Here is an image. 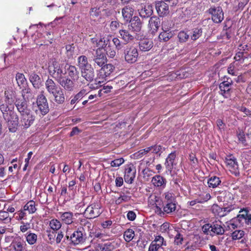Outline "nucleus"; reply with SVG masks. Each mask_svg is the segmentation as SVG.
Masks as SVG:
<instances>
[{"label":"nucleus","instance_id":"1","mask_svg":"<svg viewBox=\"0 0 251 251\" xmlns=\"http://www.w3.org/2000/svg\"><path fill=\"white\" fill-rule=\"evenodd\" d=\"M67 66L68 64L63 61H54L49 66L50 74L57 81L65 75Z\"/></svg>","mask_w":251,"mask_h":251},{"label":"nucleus","instance_id":"2","mask_svg":"<svg viewBox=\"0 0 251 251\" xmlns=\"http://www.w3.org/2000/svg\"><path fill=\"white\" fill-rule=\"evenodd\" d=\"M66 238L70 241L71 245L77 246L82 245L85 242L87 235L83 228L82 226H79L70 236L67 235Z\"/></svg>","mask_w":251,"mask_h":251},{"label":"nucleus","instance_id":"3","mask_svg":"<svg viewBox=\"0 0 251 251\" xmlns=\"http://www.w3.org/2000/svg\"><path fill=\"white\" fill-rule=\"evenodd\" d=\"M36 103L38 108L35 110L37 114L44 116L49 112V103L44 94V91H42L41 94L37 96Z\"/></svg>","mask_w":251,"mask_h":251},{"label":"nucleus","instance_id":"4","mask_svg":"<svg viewBox=\"0 0 251 251\" xmlns=\"http://www.w3.org/2000/svg\"><path fill=\"white\" fill-rule=\"evenodd\" d=\"M124 54L126 61L129 64L136 62L139 57L138 50L133 45H127L124 48Z\"/></svg>","mask_w":251,"mask_h":251},{"label":"nucleus","instance_id":"5","mask_svg":"<svg viewBox=\"0 0 251 251\" xmlns=\"http://www.w3.org/2000/svg\"><path fill=\"white\" fill-rule=\"evenodd\" d=\"M101 213L100 204L99 202H94L89 205L85 210L87 218L93 219L98 217Z\"/></svg>","mask_w":251,"mask_h":251},{"label":"nucleus","instance_id":"6","mask_svg":"<svg viewBox=\"0 0 251 251\" xmlns=\"http://www.w3.org/2000/svg\"><path fill=\"white\" fill-rule=\"evenodd\" d=\"M4 119L7 122V126L9 131L15 132L19 124V117L16 113H12L10 115H5Z\"/></svg>","mask_w":251,"mask_h":251},{"label":"nucleus","instance_id":"7","mask_svg":"<svg viewBox=\"0 0 251 251\" xmlns=\"http://www.w3.org/2000/svg\"><path fill=\"white\" fill-rule=\"evenodd\" d=\"M208 12L211 15V19L215 23H220L224 19V12L220 6H213L208 9Z\"/></svg>","mask_w":251,"mask_h":251},{"label":"nucleus","instance_id":"8","mask_svg":"<svg viewBox=\"0 0 251 251\" xmlns=\"http://www.w3.org/2000/svg\"><path fill=\"white\" fill-rule=\"evenodd\" d=\"M94 66L100 67L107 62V58L102 49H97L93 57Z\"/></svg>","mask_w":251,"mask_h":251},{"label":"nucleus","instance_id":"9","mask_svg":"<svg viewBox=\"0 0 251 251\" xmlns=\"http://www.w3.org/2000/svg\"><path fill=\"white\" fill-rule=\"evenodd\" d=\"M35 117L30 110L21 114V123L25 128H28L33 123Z\"/></svg>","mask_w":251,"mask_h":251},{"label":"nucleus","instance_id":"10","mask_svg":"<svg viewBox=\"0 0 251 251\" xmlns=\"http://www.w3.org/2000/svg\"><path fill=\"white\" fill-rule=\"evenodd\" d=\"M232 81L228 79L226 81H224L221 83L219 85L220 89V94L225 98H228L230 96L231 85Z\"/></svg>","mask_w":251,"mask_h":251},{"label":"nucleus","instance_id":"11","mask_svg":"<svg viewBox=\"0 0 251 251\" xmlns=\"http://www.w3.org/2000/svg\"><path fill=\"white\" fill-rule=\"evenodd\" d=\"M136 175V169L132 165L127 166L125 169L124 179L129 184L132 183Z\"/></svg>","mask_w":251,"mask_h":251},{"label":"nucleus","instance_id":"12","mask_svg":"<svg viewBox=\"0 0 251 251\" xmlns=\"http://www.w3.org/2000/svg\"><path fill=\"white\" fill-rule=\"evenodd\" d=\"M138 11L141 17L146 18L150 17L153 13V6L151 4H141L138 8Z\"/></svg>","mask_w":251,"mask_h":251},{"label":"nucleus","instance_id":"13","mask_svg":"<svg viewBox=\"0 0 251 251\" xmlns=\"http://www.w3.org/2000/svg\"><path fill=\"white\" fill-rule=\"evenodd\" d=\"M74 80L64 76L57 80V82L66 91H72L74 88Z\"/></svg>","mask_w":251,"mask_h":251},{"label":"nucleus","instance_id":"14","mask_svg":"<svg viewBox=\"0 0 251 251\" xmlns=\"http://www.w3.org/2000/svg\"><path fill=\"white\" fill-rule=\"evenodd\" d=\"M155 8L158 14L160 17H163L169 13V4L164 1H159L155 3Z\"/></svg>","mask_w":251,"mask_h":251},{"label":"nucleus","instance_id":"15","mask_svg":"<svg viewBox=\"0 0 251 251\" xmlns=\"http://www.w3.org/2000/svg\"><path fill=\"white\" fill-rule=\"evenodd\" d=\"M11 246L15 251H25L26 243L25 241L20 237L14 239Z\"/></svg>","mask_w":251,"mask_h":251},{"label":"nucleus","instance_id":"16","mask_svg":"<svg viewBox=\"0 0 251 251\" xmlns=\"http://www.w3.org/2000/svg\"><path fill=\"white\" fill-rule=\"evenodd\" d=\"M160 25V20L156 16H152L150 18L148 26L152 34H154L158 30Z\"/></svg>","mask_w":251,"mask_h":251},{"label":"nucleus","instance_id":"17","mask_svg":"<svg viewBox=\"0 0 251 251\" xmlns=\"http://www.w3.org/2000/svg\"><path fill=\"white\" fill-rule=\"evenodd\" d=\"M176 157V153L175 152L170 153L166 159L165 165L166 168V172L171 174L172 173L173 167L176 164L175 163Z\"/></svg>","mask_w":251,"mask_h":251},{"label":"nucleus","instance_id":"18","mask_svg":"<svg viewBox=\"0 0 251 251\" xmlns=\"http://www.w3.org/2000/svg\"><path fill=\"white\" fill-rule=\"evenodd\" d=\"M130 30L133 32H139L141 29L142 24L139 18L134 16L130 21V25L128 26Z\"/></svg>","mask_w":251,"mask_h":251},{"label":"nucleus","instance_id":"19","mask_svg":"<svg viewBox=\"0 0 251 251\" xmlns=\"http://www.w3.org/2000/svg\"><path fill=\"white\" fill-rule=\"evenodd\" d=\"M60 220L67 225H71L73 223L74 214L71 212H59Z\"/></svg>","mask_w":251,"mask_h":251},{"label":"nucleus","instance_id":"20","mask_svg":"<svg viewBox=\"0 0 251 251\" xmlns=\"http://www.w3.org/2000/svg\"><path fill=\"white\" fill-rule=\"evenodd\" d=\"M152 184L156 187H160L164 189L166 185L167 180L163 176L160 175H155L151 180Z\"/></svg>","mask_w":251,"mask_h":251},{"label":"nucleus","instance_id":"21","mask_svg":"<svg viewBox=\"0 0 251 251\" xmlns=\"http://www.w3.org/2000/svg\"><path fill=\"white\" fill-rule=\"evenodd\" d=\"M14 106L12 102L5 101L4 103L0 105V110L3 113V117L6 114L10 115L12 113H15L13 110Z\"/></svg>","mask_w":251,"mask_h":251},{"label":"nucleus","instance_id":"22","mask_svg":"<svg viewBox=\"0 0 251 251\" xmlns=\"http://www.w3.org/2000/svg\"><path fill=\"white\" fill-rule=\"evenodd\" d=\"M81 76L88 82H92L95 77V72L93 67L81 70Z\"/></svg>","mask_w":251,"mask_h":251},{"label":"nucleus","instance_id":"23","mask_svg":"<svg viewBox=\"0 0 251 251\" xmlns=\"http://www.w3.org/2000/svg\"><path fill=\"white\" fill-rule=\"evenodd\" d=\"M77 66L80 71L93 67L92 65L89 63L88 58L85 55H80L78 57Z\"/></svg>","mask_w":251,"mask_h":251},{"label":"nucleus","instance_id":"24","mask_svg":"<svg viewBox=\"0 0 251 251\" xmlns=\"http://www.w3.org/2000/svg\"><path fill=\"white\" fill-rule=\"evenodd\" d=\"M26 100L23 99H16L15 104L17 107L18 111L20 114L23 113L25 111L30 110L27 108V104Z\"/></svg>","mask_w":251,"mask_h":251},{"label":"nucleus","instance_id":"25","mask_svg":"<svg viewBox=\"0 0 251 251\" xmlns=\"http://www.w3.org/2000/svg\"><path fill=\"white\" fill-rule=\"evenodd\" d=\"M139 47L141 51H147L150 50L152 48L153 42L150 39H144L140 40L139 42Z\"/></svg>","mask_w":251,"mask_h":251},{"label":"nucleus","instance_id":"26","mask_svg":"<svg viewBox=\"0 0 251 251\" xmlns=\"http://www.w3.org/2000/svg\"><path fill=\"white\" fill-rule=\"evenodd\" d=\"M100 70V75L102 78H105L109 76L113 72L114 67L110 64H105L101 67Z\"/></svg>","mask_w":251,"mask_h":251},{"label":"nucleus","instance_id":"27","mask_svg":"<svg viewBox=\"0 0 251 251\" xmlns=\"http://www.w3.org/2000/svg\"><path fill=\"white\" fill-rule=\"evenodd\" d=\"M225 162L231 172H235L238 168L236 159L232 156L226 158Z\"/></svg>","mask_w":251,"mask_h":251},{"label":"nucleus","instance_id":"28","mask_svg":"<svg viewBox=\"0 0 251 251\" xmlns=\"http://www.w3.org/2000/svg\"><path fill=\"white\" fill-rule=\"evenodd\" d=\"M109 40H106L104 38H101L98 40L97 38L94 37L91 38L90 42L92 45V48L101 49L104 48V45H107Z\"/></svg>","mask_w":251,"mask_h":251},{"label":"nucleus","instance_id":"29","mask_svg":"<svg viewBox=\"0 0 251 251\" xmlns=\"http://www.w3.org/2000/svg\"><path fill=\"white\" fill-rule=\"evenodd\" d=\"M66 71L70 77V78L74 80L78 79L79 72L75 66L68 64V66L66 67Z\"/></svg>","mask_w":251,"mask_h":251},{"label":"nucleus","instance_id":"30","mask_svg":"<svg viewBox=\"0 0 251 251\" xmlns=\"http://www.w3.org/2000/svg\"><path fill=\"white\" fill-rule=\"evenodd\" d=\"M120 38L126 43L132 41L134 39V35L126 29H120L119 31Z\"/></svg>","mask_w":251,"mask_h":251},{"label":"nucleus","instance_id":"31","mask_svg":"<svg viewBox=\"0 0 251 251\" xmlns=\"http://www.w3.org/2000/svg\"><path fill=\"white\" fill-rule=\"evenodd\" d=\"M54 98L55 101L58 104H62L65 101V96L63 90L59 88L56 91L51 94Z\"/></svg>","mask_w":251,"mask_h":251},{"label":"nucleus","instance_id":"32","mask_svg":"<svg viewBox=\"0 0 251 251\" xmlns=\"http://www.w3.org/2000/svg\"><path fill=\"white\" fill-rule=\"evenodd\" d=\"M45 87L50 94H52L60 87H58L55 82L50 78H48L45 82Z\"/></svg>","mask_w":251,"mask_h":251},{"label":"nucleus","instance_id":"33","mask_svg":"<svg viewBox=\"0 0 251 251\" xmlns=\"http://www.w3.org/2000/svg\"><path fill=\"white\" fill-rule=\"evenodd\" d=\"M212 232L217 235H223L225 232V229L221 225V222H216L211 224Z\"/></svg>","mask_w":251,"mask_h":251},{"label":"nucleus","instance_id":"34","mask_svg":"<svg viewBox=\"0 0 251 251\" xmlns=\"http://www.w3.org/2000/svg\"><path fill=\"white\" fill-rule=\"evenodd\" d=\"M29 79L34 88H37L39 87L41 80L40 77L37 74L34 72L31 73L29 75Z\"/></svg>","mask_w":251,"mask_h":251},{"label":"nucleus","instance_id":"35","mask_svg":"<svg viewBox=\"0 0 251 251\" xmlns=\"http://www.w3.org/2000/svg\"><path fill=\"white\" fill-rule=\"evenodd\" d=\"M122 12L124 18L128 21L133 15L134 9L131 6L127 5L123 8Z\"/></svg>","mask_w":251,"mask_h":251},{"label":"nucleus","instance_id":"36","mask_svg":"<svg viewBox=\"0 0 251 251\" xmlns=\"http://www.w3.org/2000/svg\"><path fill=\"white\" fill-rule=\"evenodd\" d=\"M174 35V32L171 31L163 30L158 36L160 41L167 42L169 41Z\"/></svg>","mask_w":251,"mask_h":251},{"label":"nucleus","instance_id":"37","mask_svg":"<svg viewBox=\"0 0 251 251\" xmlns=\"http://www.w3.org/2000/svg\"><path fill=\"white\" fill-rule=\"evenodd\" d=\"M163 211L167 214H171L176 209V202L164 203Z\"/></svg>","mask_w":251,"mask_h":251},{"label":"nucleus","instance_id":"38","mask_svg":"<svg viewBox=\"0 0 251 251\" xmlns=\"http://www.w3.org/2000/svg\"><path fill=\"white\" fill-rule=\"evenodd\" d=\"M22 96L23 97L22 99L26 100L33 99L34 96L31 90L28 87H25L24 89H23Z\"/></svg>","mask_w":251,"mask_h":251},{"label":"nucleus","instance_id":"39","mask_svg":"<svg viewBox=\"0 0 251 251\" xmlns=\"http://www.w3.org/2000/svg\"><path fill=\"white\" fill-rule=\"evenodd\" d=\"M36 210L35 202L33 201H29L24 206V211H28L29 214L35 213Z\"/></svg>","mask_w":251,"mask_h":251},{"label":"nucleus","instance_id":"40","mask_svg":"<svg viewBox=\"0 0 251 251\" xmlns=\"http://www.w3.org/2000/svg\"><path fill=\"white\" fill-rule=\"evenodd\" d=\"M17 83L21 88L26 84V79L23 74L18 73L16 75Z\"/></svg>","mask_w":251,"mask_h":251},{"label":"nucleus","instance_id":"41","mask_svg":"<svg viewBox=\"0 0 251 251\" xmlns=\"http://www.w3.org/2000/svg\"><path fill=\"white\" fill-rule=\"evenodd\" d=\"M87 94L86 90L82 89L79 92L76 94L71 100V104H74L79 101L84 96Z\"/></svg>","mask_w":251,"mask_h":251},{"label":"nucleus","instance_id":"42","mask_svg":"<svg viewBox=\"0 0 251 251\" xmlns=\"http://www.w3.org/2000/svg\"><path fill=\"white\" fill-rule=\"evenodd\" d=\"M11 218L9 217V213L5 211H0V223L4 224L10 223Z\"/></svg>","mask_w":251,"mask_h":251},{"label":"nucleus","instance_id":"43","mask_svg":"<svg viewBox=\"0 0 251 251\" xmlns=\"http://www.w3.org/2000/svg\"><path fill=\"white\" fill-rule=\"evenodd\" d=\"M221 182L220 178L216 176L211 177L208 180V186L213 188L217 187Z\"/></svg>","mask_w":251,"mask_h":251},{"label":"nucleus","instance_id":"44","mask_svg":"<svg viewBox=\"0 0 251 251\" xmlns=\"http://www.w3.org/2000/svg\"><path fill=\"white\" fill-rule=\"evenodd\" d=\"M130 200V197L126 195L124 192L120 193V196L116 199L115 202L116 204H120L123 202H128Z\"/></svg>","mask_w":251,"mask_h":251},{"label":"nucleus","instance_id":"45","mask_svg":"<svg viewBox=\"0 0 251 251\" xmlns=\"http://www.w3.org/2000/svg\"><path fill=\"white\" fill-rule=\"evenodd\" d=\"M242 161L245 165H248L251 162V151H245L241 155Z\"/></svg>","mask_w":251,"mask_h":251},{"label":"nucleus","instance_id":"46","mask_svg":"<svg viewBox=\"0 0 251 251\" xmlns=\"http://www.w3.org/2000/svg\"><path fill=\"white\" fill-rule=\"evenodd\" d=\"M154 245H156L158 248H161L162 246H166V242L164 240V238L160 236L157 235L155 236V239L151 242Z\"/></svg>","mask_w":251,"mask_h":251},{"label":"nucleus","instance_id":"47","mask_svg":"<svg viewBox=\"0 0 251 251\" xmlns=\"http://www.w3.org/2000/svg\"><path fill=\"white\" fill-rule=\"evenodd\" d=\"M159 198L155 194H152L148 198V203L151 206H155L157 209H159L161 211V208L157 206V202L159 201Z\"/></svg>","mask_w":251,"mask_h":251},{"label":"nucleus","instance_id":"48","mask_svg":"<svg viewBox=\"0 0 251 251\" xmlns=\"http://www.w3.org/2000/svg\"><path fill=\"white\" fill-rule=\"evenodd\" d=\"M104 48H105L104 50L106 51V54L109 57L113 58L115 56L116 52L114 47L108 45V46L104 45Z\"/></svg>","mask_w":251,"mask_h":251},{"label":"nucleus","instance_id":"49","mask_svg":"<svg viewBox=\"0 0 251 251\" xmlns=\"http://www.w3.org/2000/svg\"><path fill=\"white\" fill-rule=\"evenodd\" d=\"M134 236V231L130 228L126 229L124 233V239L127 242L131 241L133 239Z\"/></svg>","mask_w":251,"mask_h":251},{"label":"nucleus","instance_id":"50","mask_svg":"<svg viewBox=\"0 0 251 251\" xmlns=\"http://www.w3.org/2000/svg\"><path fill=\"white\" fill-rule=\"evenodd\" d=\"M37 236L36 234L31 232H28L26 235V240L30 245H34L37 241Z\"/></svg>","mask_w":251,"mask_h":251},{"label":"nucleus","instance_id":"51","mask_svg":"<svg viewBox=\"0 0 251 251\" xmlns=\"http://www.w3.org/2000/svg\"><path fill=\"white\" fill-rule=\"evenodd\" d=\"M202 29L201 28H195L193 29L191 35L190 36L191 39L195 41L199 38L202 35Z\"/></svg>","mask_w":251,"mask_h":251},{"label":"nucleus","instance_id":"52","mask_svg":"<svg viewBox=\"0 0 251 251\" xmlns=\"http://www.w3.org/2000/svg\"><path fill=\"white\" fill-rule=\"evenodd\" d=\"M49 225L52 230H58L61 228L62 224L59 220L53 219L50 221Z\"/></svg>","mask_w":251,"mask_h":251},{"label":"nucleus","instance_id":"53","mask_svg":"<svg viewBox=\"0 0 251 251\" xmlns=\"http://www.w3.org/2000/svg\"><path fill=\"white\" fill-rule=\"evenodd\" d=\"M222 207H220L217 204H214L212 207V212L220 217H224L225 216V213H223Z\"/></svg>","mask_w":251,"mask_h":251},{"label":"nucleus","instance_id":"54","mask_svg":"<svg viewBox=\"0 0 251 251\" xmlns=\"http://www.w3.org/2000/svg\"><path fill=\"white\" fill-rule=\"evenodd\" d=\"M14 93L12 90L8 89L4 91L5 101L13 102Z\"/></svg>","mask_w":251,"mask_h":251},{"label":"nucleus","instance_id":"55","mask_svg":"<svg viewBox=\"0 0 251 251\" xmlns=\"http://www.w3.org/2000/svg\"><path fill=\"white\" fill-rule=\"evenodd\" d=\"M164 195L165 196L164 203L176 202V198L173 193L168 192L165 193Z\"/></svg>","mask_w":251,"mask_h":251},{"label":"nucleus","instance_id":"56","mask_svg":"<svg viewBox=\"0 0 251 251\" xmlns=\"http://www.w3.org/2000/svg\"><path fill=\"white\" fill-rule=\"evenodd\" d=\"M177 37L180 43H184L188 39L189 35L184 31H181L178 33Z\"/></svg>","mask_w":251,"mask_h":251},{"label":"nucleus","instance_id":"57","mask_svg":"<svg viewBox=\"0 0 251 251\" xmlns=\"http://www.w3.org/2000/svg\"><path fill=\"white\" fill-rule=\"evenodd\" d=\"M237 137L239 141L242 144L243 146L247 147L249 146V144L246 141L245 135L243 131L239 130L237 133Z\"/></svg>","mask_w":251,"mask_h":251},{"label":"nucleus","instance_id":"58","mask_svg":"<svg viewBox=\"0 0 251 251\" xmlns=\"http://www.w3.org/2000/svg\"><path fill=\"white\" fill-rule=\"evenodd\" d=\"M172 27V23L170 20L165 19L162 23V30L170 31Z\"/></svg>","mask_w":251,"mask_h":251},{"label":"nucleus","instance_id":"59","mask_svg":"<svg viewBox=\"0 0 251 251\" xmlns=\"http://www.w3.org/2000/svg\"><path fill=\"white\" fill-rule=\"evenodd\" d=\"M244 235V232L243 230H235L232 232L231 236L233 240H237L241 239Z\"/></svg>","mask_w":251,"mask_h":251},{"label":"nucleus","instance_id":"60","mask_svg":"<svg viewBox=\"0 0 251 251\" xmlns=\"http://www.w3.org/2000/svg\"><path fill=\"white\" fill-rule=\"evenodd\" d=\"M66 53L68 58L72 57L74 51L75 47L73 44L67 45L66 46Z\"/></svg>","mask_w":251,"mask_h":251},{"label":"nucleus","instance_id":"61","mask_svg":"<svg viewBox=\"0 0 251 251\" xmlns=\"http://www.w3.org/2000/svg\"><path fill=\"white\" fill-rule=\"evenodd\" d=\"M47 232L49 238L48 242L49 243L52 244L55 241V232L51 231L50 230H47Z\"/></svg>","mask_w":251,"mask_h":251},{"label":"nucleus","instance_id":"62","mask_svg":"<svg viewBox=\"0 0 251 251\" xmlns=\"http://www.w3.org/2000/svg\"><path fill=\"white\" fill-rule=\"evenodd\" d=\"M124 159L123 158L115 159L112 161L110 165L112 167H119L124 163Z\"/></svg>","mask_w":251,"mask_h":251},{"label":"nucleus","instance_id":"63","mask_svg":"<svg viewBox=\"0 0 251 251\" xmlns=\"http://www.w3.org/2000/svg\"><path fill=\"white\" fill-rule=\"evenodd\" d=\"M112 42L115 46V48L117 50H120L122 49L123 44H122V42L118 38H116V37L112 39Z\"/></svg>","mask_w":251,"mask_h":251},{"label":"nucleus","instance_id":"64","mask_svg":"<svg viewBox=\"0 0 251 251\" xmlns=\"http://www.w3.org/2000/svg\"><path fill=\"white\" fill-rule=\"evenodd\" d=\"M183 240V238L182 235L177 232L175 238L174 242L175 244L177 245H181L182 244Z\"/></svg>","mask_w":251,"mask_h":251}]
</instances>
